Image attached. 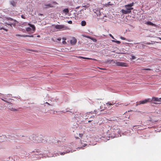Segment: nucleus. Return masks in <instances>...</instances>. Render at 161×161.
Returning a JSON list of instances; mask_svg holds the SVG:
<instances>
[{
  "label": "nucleus",
  "mask_w": 161,
  "mask_h": 161,
  "mask_svg": "<svg viewBox=\"0 0 161 161\" xmlns=\"http://www.w3.org/2000/svg\"><path fill=\"white\" fill-rule=\"evenodd\" d=\"M5 96H4L3 94H2L1 93H0V98L3 101H5V102H6L8 103L9 106H8V108L10 110L12 111H17L18 110L17 109H16L15 108H11L10 105L11 106H12V105H13L14 104L11 102H9L7 100H5L6 99V98H5Z\"/></svg>",
  "instance_id": "1"
},
{
  "label": "nucleus",
  "mask_w": 161,
  "mask_h": 161,
  "mask_svg": "<svg viewBox=\"0 0 161 161\" xmlns=\"http://www.w3.org/2000/svg\"><path fill=\"white\" fill-rule=\"evenodd\" d=\"M58 3L55 1L52 2L51 3H44L42 4V6L43 8L47 9L50 8H53L54 7V5L57 4Z\"/></svg>",
  "instance_id": "2"
},
{
  "label": "nucleus",
  "mask_w": 161,
  "mask_h": 161,
  "mask_svg": "<svg viewBox=\"0 0 161 161\" xmlns=\"http://www.w3.org/2000/svg\"><path fill=\"white\" fill-rule=\"evenodd\" d=\"M5 20H6L5 23V24L9 25L10 26H12V25H13V23L12 22V21L14 22H16V20L14 19H13L8 17H5Z\"/></svg>",
  "instance_id": "3"
},
{
  "label": "nucleus",
  "mask_w": 161,
  "mask_h": 161,
  "mask_svg": "<svg viewBox=\"0 0 161 161\" xmlns=\"http://www.w3.org/2000/svg\"><path fill=\"white\" fill-rule=\"evenodd\" d=\"M152 100L150 98L146 99L144 100L140 101L138 102H137L136 104V106H137L138 105L141 104H144L146 103H147L151 102Z\"/></svg>",
  "instance_id": "4"
},
{
  "label": "nucleus",
  "mask_w": 161,
  "mask_h": 161,
  "mask_svg": "<svg viewBox=\"0 0 161 161\" xmlns=\"http://www.w3.org/2000/svg\"><path fill=\"white\" fill-rule=\"evenodd\" d=\"M126 8V10L122 9L121 10V12L124 14H126L130 13L131 12V10L133 9V8Z\"/></svg>",
  "instance_id": "5"
},
{
  "label": "nucleus",
  "mask_w": 161,
  "mask_h": 161,
  "mask_svg": "<svg viewBox=\"0 0 161 161\" xmlns=\"http://www.w3.org/2000/svg\"><path fill=\"white\" fill-rule=\"evenodd\" d=\"M115 64L117 66H122L124 67H126L128 66V64L127 63L122 62H116Z\"/></svg>",
  "instance_id": "6"
},
{
  "label": "nucleus",
  "mask_w": 161,
  "mask_h": 161,
  "mask_svg": "<svg viewBox=\"0 0 161 161\" xmlns=\"http://www.w3.org/2000/svg\"><path fill=\"white\" fill-rule=\"evenodd\" d=\"M55 28L56 29L61 30H64L66 29V27L64 25H56L55 27Z\"/></svg>",
  "instance_id": "7"
},
{
  "label": "nucleus",
  "mask_w": 161,
  "mask_h": 161,
  "mask_svg": "<svg viewBox=\"0 0 161 161\" xmlns=\"http://www.w3.org/2000/svg\"><path fill=\"white\" fill-rule=\"evenodd\" d=\"M9 3L12 6L14 7L16 6L17 2L16 0H11L9 2Z\"/></svg>",
  "instance_id": "8"
},
{
  "label": "nucleus",
  "mask_w": 161,
  "mask_h": 161,
  "mask_svg": "<svg viewBox=\"0 0 161 161\" xmlns=\"http://www.w3.org/2000/svg\"><path fill=\"white\" fill-rule=\"evenodd\" d=\"M151 99L152 100L151 102H152L153 101L156 102H160V100H161V97L160 98H158V97H153L152 98V99Z\"/></svg>",
  "instance_id": "9"
},
{
  "label": "nucleus",
  "mask_w": 161,
  "mask_h": 161,
  "mask_svg": "<svg viewBox=\"0 0 161 161\" xmlns=\"http://www.w3.org/2000/svg\"><path fill=\"white\" fill-rule=\"evenodd\" d=\"M70 42L71 45H74L76 43L77 40L75 37H73L72 39L70 40Z\"/></svg>",
  "instance_id": "10"
},
{
  "label": "nucleus",
  "mask_w": 161,
  "mask_h": 161,
  "mask_svg": "<svg viewBox=\"0 0 161 161\" xmlns=\"http://www.w3.org/2000/svg\"><path fill=\"white\" fill-rule=\"evenodd\" d=\"M93 11L96 14L97 16H98L100 15V12L99 10H96V9H93Z\"/></svg>",
  "instance_id": "11"
},
{
  "label": "nucleus",
  "mask_w": 161,
  "mask_h": 161,
  "mask_svg": "<svg viewBox=\"0 0 161 161\" xmlns=\"http://www.w3.org/2000/svg\"><path fill=\"white\" fill-rule=\"evenodd\" d=\"M145 24L147 25H152V26H155L156 25L152 23L150 21H147L145 23Z\"/></svg>",
  "instance_id": "12"
},
{
  "label": "nucleus",
  "mask_w": 161,
  "mask_h": 161,
  "mask_svg": "<svg viewBox=\"0 0 161 161\" xmlns=\"http://www.w3.org/2000/svg\"><path fill=\"white\" fill-rule=\"evenodd\" d=\"M16 36H21V37H33V35H31V36H29V35H19V34H16Z\"/></svg>",
  "instance_id": "13"
},
{
  "label": "nucleus",
  "mask_w": 161,
  "mask_h": 161,
  "mask_svg": "<svg viewBox=\"0 0 161 161\" xmlns=\"http://www.w3.org/2000/svg\"><path fill=\"white\" fill-rule=\"evenodd\" d=\"M134 4V3H132L130 4L126 5L125 6V8H128V7H130V8H132L131 7L133 6Z\"/></svg>",
  "instance_id": "14"
},
{
  "label": "nucleus",
  "mask_w": 161,
  "mask_h": 161,
  "mask_svg": "<svg viewBox=\"0 0 161 161\" xmlns=\"http://www.w3.org/2000/svg\"><path fill=\"white\" fill-rule=\"evenodd\" d=\"M63 12L65 14H67L69 12V9L68 8H66L65 9H64L63 10Z\"/></svg>",
  "instance_id": "15"
},
{
  "label": "nucleus",
  "mask_w": 161,
  "mask_h": 161,
  "mask_svg": "<svg viewBox=\"0 0 161 161\" xmlns=\"http://www.w3.org/2000/svg\"><path fill=\"white\" fill-rule=\"evenodd\" d=\"M90 6V4H87L86 5H84L82 6V7H84V8H85V9H82L81 10V11H83V9H84L85 10H86V8H87L88 7H89Z\"/></svg>",
  "instance_id": "16"
},
{
  "label": "nucleus",
  "mask_w": 161,
  "mask_h": 161,
  "mask_svg": "<svg viewBox=\"0 0 161 161\" xmlns=\"http://www.w3.org/2000/svg\"><path fill=\"white\" fill-rule=\"evenodd\" d=\"M28 25L32 28V30L33 31H34L35 30V27L34 25L30 24H28Z\"/></svg>",
  "instance_id": "17"
},
{
  "label": "nucleus",
  "mask_w": 161,
  "mask_h": 161,
  "mask_svg": "<svg viewBox=\"0 0 161 161\" xmlns=\"http://www.w3.org/2000/svg\"><path fill=\"white\" fill-rule=\"evenodd\" d=\"M86 24V22L85 20H82L81 22V25L82 26H85Z\"/></svg>",
  "instance_id": "18"
},
{
  "label": "nucleus",
  "mask_w": 161,
  "mask_h": 161,
  "mask_svg": "<svg viewBox=\"0 0 161 161\" xmlns=\"http://www.w3.org/2000/svg\"><path fill=\"white\" fill-rule=\"evenodd\" d=\"M94 118H95V117L93 115L90 116L89 118H90V119H92V120H88V122L89 123H90L93 120L92 119H94Z\"/></svg>",
  "instance_id": "19"
},
{
  "label": "nucleus",
  "mask_w": 161,
  "mask_h": 161,
  "mask_svg": "<svg viewBox=\"0 0 161 161\" xmlns=\"http://www.w3.org/2000/svg\"><path fill=\"white\" fill-rule=\"evenodd\" d=\"M113 5V4H111L110 3V2H109L108 3H106L105 4V6L107 7H108L110 5Z\"/></svg>",
  "instance_id": "20"
},
{
  "label": "nucleus",
  "mask_w": 161,
  "mask_h": 161,
  "mask_svg": "<svg viewBox=\"0 0 161 161\" xmlns=\"http://www.w3.org/2000/svg\"><path fill=\"white\" fill-rule=\"evenodd\" d=\"M86 37L87 38H88L90 39H92V40H93V41H94V42L96 41V39H94L93 38L91 37H90L89 36H86Z\"/></svg>",
  "instance_id": "21"
},
{
  "label": "nucleus",
  "mask_w": 161,
  "mask_h": 161,
  "mask_svg": "<svg viewBox=\"0 0 161 161\" xmlns=\"http://www.w3.org/2000/svg\"><path fill=\"white\" fill-rule=\"evenodd\" d=\"M114 103H114L113 102H112V103H111L110 102H108L106 103V104H108L109 105H114Z\"/></svg>",
  "instance_id": "22"
},
{
  "label": "nucleus",
  "mask_w": 161,
  "mask_h": 161,
  "mask_svg": "<svg viewBox=\"0 0 161 161\" xmlns=\"http://www.w3.org/2000/svg\"><path fill=\"white\" fill-rule=\"evenodd\" d=\"M143 70H153V69L150 68H144L142 69Z\"/></svg>",
  "instance_id": "23"
},
{
  "label": "nucleus",
  "mask_w": 161,
  "mask_h": 161,
  "mask_svg": "<svg viewBox=\"0 0 161 161\" xmlns=\"http://www.w3.org/2000/svg\"><path fill=\"white\" fill-rule=\"evenodd\" d=\"M26 30L27 31H30L31 30V29L30 27H27L26 28Z\"/></svg>",
  "instance_id": "24"
},
{
  "label": "nucleus",
  "mask_w": 161,
  "mask_h": 161,
  "mask_svg": "<svg viewBox=\"0 0 161 161\" xmlns=\"http://www.w3.org/2000/svg\"><path fill=\"white\" fill-rule=\"evenodd\" d=\"M112 42H115L116 43L118 44H119L121 43V42L119 41H118L112 40Z\"/></svg>",
  "instance_id": "25"
},
{
  "label": "nucleus",
  "mask_w": 161,
  "mask_h": 161,
  "mask_svg": "<svg viewBox=\"0 0 161 161\" xmlns=\"http://www.w3.org/2000/svg\"><path fill=\"white\" fill-rule=\"evenodd\" d=\"M136 58V57L134 56H131V59H134Z\"/></svg>",
  "instance_id": "26"
},
{
  "label": "nucleus",
  "mask_w": 161,
  "mask_h": 161,
  "mask_svg": "<svg viewBox=\"0 0 161 161\" xmlns=\"http://www.w3.org/2000/svg\"><path fill=\"white\" fill-rule=\"evenodd\" d=\"M21 17L23 19H25L26 18H25V16L23 15H21Z\"/></svg>",
  "instance_id": "27"
},
{
  "label": "nucleus",
  "mask_w": 161,
  "mask_h": 161,
  "mask_svg": "<svg viewBox=\"0 0 161 161\" xmlns=\"http://www.w3.org/2000/svg\"><path fill=\"white\" fill-rule=\"evenodd\" d=\"M78 57L79 58H82L84 59H86V57H80V56H79Z\"/></svg>",
  "instance_id": "28"
},
{
  "label": "nucleus",
  "mask_w": 161,
  "mask_h": 161,
  "mask_svg": "<svg viewBox=\"0 0 161 161\" xmlns=\"http://www.w3.org/2000/svg\"><path fill=\"white\" fill-rule=\"evenodd\" d=\"M68 23L69 24H72V22L71 20H69V21H68Z\"/></svg>",
  "instance_id": "29"
},
{
  "label": "nucleus",
  "mask_w": 161,
  "mask_h": 161,
  "mask_svg": "<svg viewBox=\"0 0 161 161\" xmlns=\"http://www.w3.org/2000/svg\"><path fill=\"white\" fill-rule=\"evenodd\" d=\"M120 38L123 40H125V37H123L122 36H121Z\"/></svg>",
  "instance_id": "30"
},
{
  "label": "nucleus",
  "mask_w": 161,
  "mask_h": 161,
  "mask_svg": "<svg viewBox=\"0 0 161 161\" xmlns=\"http://www.w3.org/2000/svg\"><path fill=\"white\" fill-rule=\"evenodd\" d=\"M2 29H3V30H5V31H7V29H4V28H0V30H2Z\"/></svg>",
  "instance_id": "31"
},
{
  "label": "nucleus",
  "mask_w": 161,
  "mask_h": 161,
  "mask_svg": "<svg viewBox=\"0 0 161 161\" xmlns=\"http://www.w3.org/2000/svg\"><path fill=\"white\" fill-rule=\"evenodd\" d=\"M83 134H79V136L80 137H81L82 136Z\"/></svg>",
  "instance_id": "32"
},
{
  "label": "nucleus",
  "mask_w": 161,
  "mask_h": 161,
  "mask_svg": "<svg viewBox=\"0 0 161 161\" xmlns=\"http://www.w3.org/2000/svg\"><path fill=\"white\" fill-rule=\"evenodd\" d=\"M62 43H63V44H66V42L65 41H63L62 42Z\"/></svg>",
  "instance_id": "33"
},
{
  "label": "nucleus",
  "mask_w": 161,
  "mask_h": 161,
  "mask_svg": "<svg viewBox=\"0 0 161 161\" xmlns=\"http://www.w3.org/2000/svg\"><path fill=\"white\" fill-rule=\"evenodd\" d=\"M109 35L113 39H114V37L111 34H109Z\"/></svg>",
  "instance_id": "34"
},
{
  "label": "nucleus",
  "mask_w": 161,
  "mask_h": 161,
  "mask_svg": "<svg viewBox=\"0 0 161 161\" xmlns=\"http://www.w3.org/2000/svg\"><path fill=\"white\" fill-rule=\"evenodd\" d=\"M151 44V43L150 42H147L146 43V44L147 45H149L150 44Z\"/></svg>",
  "instance_id": "35"
},
{
  "label": "nucleus",
  "mask_w": 161,
  "mask_h": 161,
  "mask_svg": "<svg viewBox=\"0 0 161 161\" xmlns=\"http://www.w3.org/2000/svg\"><path fill=\"white\" fill-rule=\"evenodd\" d=\"M57 40L58 41H60L61 40V38H58L57 39Z\"/></svg>",
  "instance_id": "36"
},
{
  "label": "nucleus",
  "mask_w": 161,
  "mask_h": 161,
  "mask_svg": "<svg viewBox=\"0 0 161 161\" xmlns=\"http://www.w3.org/2000/svg\"><path fill=\"white\" fill-rule=\"evenodd\" d=\"M86 59H92L91 58H86Z\"/></svg>",
  "instance_id": "37"
},
{
  "label": "nucleus",
  "mask_w": 161,
  "mask_h": 161,
  "mask_svg": "<svg viewBox=\"0 0 161 161\" xmlns=\"http://www.w3.org/2000/svg\"><path fill=\"white\" fill-rule=\"evenodd\" d=\"M80 7V6H78V7H76L75 8L76 9H78Z\"/></svg>",
  "instance_id": "38"
},
{
  "label": "nucleus",
  "mask_w": 161,
  "mask_h": 161,
  "mask_svg": "<svg viewBox=\"0 0 161 161\" xmlns=\"http://www.w3.org/2000/svg\"><path fill=\"white\" fill-rule=\"evenodd\" d=\"M153 103L154 104H158V103H156V102H155V103Z\"/></svg>",
  "instance_id": "39"
},
{
  "label": "nucleus",
  "mask_w": 161,
  "mask_h": 161,
  "mask_svg": "<svg viewBox=\"0 0 161 161\" xmlns=\"http://www.w3.org/2000/svg\"><path fill=\"white\" fill-rule=\"evenodd\" d=\"M31 51H32L34 52H37V51H36V50H31Z\"/></svg>",
  "instance_id": "40"
},
{
  "label": "nucleus",
  "mask_w": 161,
  "mask_h": 161,
  "mask_svg": "<svg viewBox=\"0 0 161 161\" xmlns=\"http://www.w3.org/2000/svg\"><path fill=\"white\" fill-rule=\"evenodd\" d=\"M39 15H43V14H41L40 13H39V14H38Z\"/></svg>",
  "instance_id": "41"
},
{
  "label": "nucleus",
  "mask_w": 161,
  "mask_h": 161,
  "mask_svg": "<svg viewBox=\"0 0 161 161\" xmlns=\"http://www.w3.org/2000/svg\"><path fill=\"white\" fill-rule=\"evenodd\" d=\"M22 31L23 32H25V30L24 29H22Z\"/></svg>",
  "instance_id": "42"
},
{
  "label": "nucleus",
  "mask_w": 161,
  "mask_h": 161,
  "mask_svg": "<svg viewBox=\"0 0 161 161\" xmlns=\"http://www.w3.org/2000/svg\"><path fill=\"white\" fill-rule=\"evenodd\" d=\"M63 40H65L66 39V38H64V37H63Z\"/></svg>",
  "instance_id": "43"
},
{
  "label": "nucleus",
  "mask_w": 161,
  "mask_h": 161,
  "mask_svg": "<svg viewBox=\"0 0 161 161\" xmlns=\"http://www.w3.org/2000/svg\"><path fill=\"white\" fill-rule=\"evenodd\" d=\"M46 103L47 104H48V105H50V104L48 103H47V102Z\"/></svg>",
  "instance_id": "44"
},
{
  "label": "nucleus",
  "mask_w": 161,
  "mask_h": 161,
  "mask_svg": "<svg viewBox=\"0 0 161 161\" xmlns=\"http://www.w3.org/2000/svg\"><path fill=\"white\" fill-rule=\"evenodd\" d=\"M61 155H64L65 154V153H60Z\"/></svg>",
  "instance_id": "45"
},
{
  "label": "nucleus",
  "mask_w": 161,
  "mask_h": 161,
  "mask_svg": "<svg viewBox=\"0 0 161 161\" xmlns=\"http://www.w3.org/2000/svg\"><path fill=\"white\" fill-rule=\"evenodd\" d=\"M158 38H159L160 40H161V37H158Z\"/></svg>",
  "instance_id": "46"
},
{
  "label": "nucleus",
  "mask_w": 161,
  "mask_h": 161,
  "mask_svg": "<svg viewBox=\"0 0 161 161\" xmlns=\"http://www.w3.org/2000/svg\"><path fill=\"white\" fill-rule=\"evenodd\" d=\"M102 69L105 70V69Z\"/></svg>",
  "instance_id": "47"
},
{
  "label": "nucleus",
  "mask_w": 161,
  "mask_h": 161,
  "mask_svg": "<svg viewBox=\"0 0 161 161\" xmlns=\"http://www.w3.org/2000/svg\"><path fill=\"white\" fill-rule=\"evenodd\" d=\"M85 145H84L83 147H85V146H86V144H84Z\"/></svg>",
  "instance_id": "48"
},
{
  "label": "nucleus",
  "mask_w": 161,
  "mask_h": 161,
  "mask_svg": "<svg viewBox=\"0 0 161 161\" xmlns=\"http://www.w3.org/2000/svg\"><path fill=\"white\" fill-rule=\"evenodd\" d=\"M40 35H38V36H37V37H40Z\"/></svg>",
  "instance_id": "49"
},
{
  "label": "nucleus",
  "mask_w": 161,
  "mask_h": 161,
  "mask_svg": "<svg viewBox=\"0 0 161 161\" xmlns=\"http://www.w3.org/2000/svg\"><path fill=\"white\" fill-rule=\"evenodd\" d=\"M82 147H80V148H82Z\"/></svg>",
  "instance_id": "50"
},
{
  "label": "nucleus",
  "mask_w": 161,
  "mask_h": 161,
  "mask_svg": "<svg viewBox=\"0 0 161 161\" xmlns=\"http://www.w3.org/2000/svg\"><path fill=\"white\" fill-rule=\"evenodd\" d=\"M135 126V125H134V127H135V126Z\"/></svg>",
  "instance_id": "51"
}]
</instances>
